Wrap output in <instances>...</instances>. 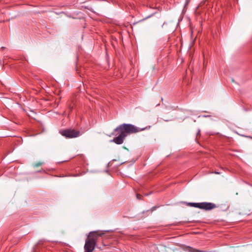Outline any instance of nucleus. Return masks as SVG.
Instances as JSON below:
<instances>
[{"instance_id":"nucleus-4","label":"nucleus","mask_w":252,"mask_h":252,"mask_svg":"<svg viewBox=\"0 0 252 252\" xmlns=\"http://www.w3.org/2000/svg\"><path fill=\"white\" fill-rule=\"evenodd\" d=\"M104 234V233L99 231H92L89 233L87 239L96 244L98 238Z\"/></svg>"},{"instance_id":"nucleus-3","label":"nucleus","mask_w":252,"mask_h":252,"mask_svg":"<svg viewBox=\"0 0 252 252\" xmlns=\"http://www.w3.org/2000/svg\"><path fill=\"white\" fill-rule=\"evenodd\" d=\"M60 133L66 138H74L80 136V132L79 130L73 129H67L60 131Z\"/></svg>"},{"instance_id":"nucleus-8","label":"nucleus","mask_w":252,"mask_h":252,"mask_svg":"<svg viewBox=\"0 0 252 252\" xmlns=\"http://www.w3.org/2000/svg\"><path fill=\"white\" fill-rule=\"evenodd\" d=\"M185 250H186V251L188 252H200V251L195 249H193L190 247H187L186 248Z\"/></svg>"},{"instance_id":"nucleus-18","label":"nucleus","mask_w":252,"mask_h":252,"mask_svg":"<svg viewBox=\"0 0 252 252\" xmlns=\"http://www.w3.org/2000/svg\"><path fill=\"white\" fill-rule=\"evenodd\" d=\"M234 252H238V251H234Z\"/></svg>"},{"instance_id":"nucleus-10","label":"nucleus","mask_w":252,"mask_h":252,"mask_svg":"<svg viewBox=\"0 0 252 252\" xmlns=\"http://www.w3.org/2000/svg\"><path fill=\"white\" fill-rule=\"evenodd\" d=\"M172 25V23L170 22V23H164L162 25V27H165V26H171Z\"/></svg>"},{"instance_id":"nucleus-9","label":"nucleus","mask_w":252,"mask_h":252,"mask_svg":"<svg viewBox=\"0 0 252 252\" xmlns=\"http://www.w3.org/2000/svg\"><path fill=\"white\" fill-rule=\"evenodd\" d=\"M43 164V162H41V161H38L36 163H35L33 164V166L34 167H36V168H37L38 167H39L40 166H41L42 164Z\"/></svg>"},{"instance_id":"nucleus-17","label":"nucleus","mask_w":252,"mask_h":252,"mask_svg":"<svg viewBox=\"0 0 252 252\" xmlns=\"http://www.w3.org/2000/svg\"><path fill=\"white\" fill-rule=\"evenodd\" d=\"M200 131H199L197 133V135L199 133Z\"/></svg>"},{"instance_id":"nucleus-13","label":"nucleus","mask_w":252,"mask_h":252,"mask_svg":"<svg viewBox=\"0 0 252 252\" xmlns=\"http://www.w3.org/2000/svg\"><path fill=\"white\" fill-rule=\"evenodd\" d=\"M123 148L124 149H126V150H127V151L128 150V149L127 148H126V147H125V146L123 147Z\"/></svg>"},{"instance_id":"nucleus-5","label":"nucleus","mask_w":252,"mask_h":252,"mask_svg":"<svg viewBox=\"0 0 252 252\" xmlns=\"http://www.w3.org/2000/svg\"><path fill=\"white\" fill-rule=\"evenodd\" d=\"M95 246V244L94 243L87 239L84 246V249L86 251L92 252L94 249Z\"/></svg>"},{"instance_id":"nucleus-11","label":"nucleus","mask_w":252,"mask_h":252,"mask_svg":"<svg viewBox=\"0 0 252 252\" xmlns=\"http://www.w3.org/2000/svg\"><path fill=\"white\" fill-rule=\"evenodd\" d=\"M141 197V195L140 194H137V198L138 199H140V197Z\"/></svg>"},{"instance_id":"nucleus-14","label":"nucleus","mask_w":252,"mask_h":252,"mask_svg":"<svg viewBox=\"0 0 252 252\" xmlns=\"http://www.w3.org/2000/svg\"><path fill=\"white\" fill-rule=\"evenodd\" d=\"M193 32H191V34H190V36H191V38H192V37H193Z\"/></svg>"},{"instance_id":"nucleus-7","label":"nucleus","mask_w":252,"mask_h":252,"mask_svg":"<svg viewBox=\"0 0 252 252\" xmlns=\"http://www.w3.org/2000/svg\"><path fill=\"white\" fill-rule=\"evenodd\" d=\"M150 252H165V248L162 246L158 247L154 245L150 248Z\"/></svg>"},{"instance_id":"nucleus-6","label":"nucleus","mask_w":252,"mask_h":252,"mask_svg":"<svg viewBox=\"0 0 252 252\" xmlns=\"http://www.w3.org/2000/svg\"><path fill=\"white\" fill-rule=\"evenodd\" d=\"M120 135L114 138L111 141L117 144H121L123 143L124 140L126 137V134H125L124 132H119Z\"/></svg>"},{"instance_id":"nucleus-2","label":"nucleus","mask_w":252,"mask_h":252,"mask_svg":"<svg viewBox=\"0 0 252 252\" xmlns=\"http://www.w3.org/2000/svg\"><path fill=\"white\" fill-rule=\"evenodd\" d=\"M187 205L189 206L198 208L206 211L210 210L217 207L216 204L208 202L188 203Z\"/></svg>"},{"instance_id":"nucleus-15","label":"nucleus","mask_w":252,"mask_h":252,"mask_svg":"<svg viewBox=\"0 0 252 252\" xmlns=\"http://www.w3.org/2000/svg\"><path fill=\"white\" fill-rule=\"evenodd\" d=\"M155 209V207H153L152 208V211H154Z\"/></svg>"},{"instance_id":"nucleus-12","label":"nucleus","mask_w":252,"mask_h":252,"mask_svg":"<svg viewBox=\"0 0 252 252\" xmlns=\"http://www.w3.org/2000/svg\"><path fill=\"white\" fill-rule=\"evenodd\" d=\"M231 81L232 83H235V81H234V79L233 78H231Z\"/></svg>"},{"instance_id":"nucleus-16","label":"nucleus","mask_w":252,"mask_h":252,"mask_svg":"<svg viewBox=\"0 0 252 252\" xmlns=\"http://www.w3.org/2000/svg\"><path fill=\"white\" fill-rule=\"evenodd\" d=\"M215 173H216V174H219V172H215Z\"/></svg>"},{"instance_id":"nucleus-1","label":"nucleus","mask_w":252,"mask_h":252,"mask_svg":"<svg viewBox=\"0 0 252 252\" xmlns=\"http://www.w3.org/2000/svg\"><path fill=\"white\" fill-rule=\"evenodd\" d=\"M115 130L119 131V132H124L126 135L127 133H136L139 131L137 127L130 124L121 125L115 128Z\"/></svg>"}]
</instances>
